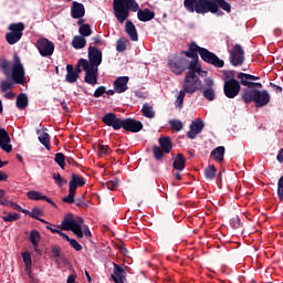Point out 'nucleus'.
I'll use <instances>...</instances> for the list:
<instances>
[{
  "label": "nucleus",
  "instance_id": "f257e3e1",
  "mask_svg": "<svg viewBox=\"0 0 283 283\" xmlns=\"http://www.w3.org/2000/svg\"><path fill=\"white\" fill-rule=\"evenodd\" d=\"M184 8L192 14L193 12L196 14H209L210 12L217 17H222L224 13L221 10L231 12V4L226 0H184Z\"/></svg>",
  "mask_w": 283,
  "mask_h": 283
},
{
  "label": "nucleus",
  "instance_id": "f03ea898",
  "mask_svg": "<svg viewBox=\"0 0 283 283\" xmlns=\"http://www.w3.org/2000/svg\"><path fill=\"white\" fill-rule=\"evenodd\" d=\"M12 80H3L0 83V90L2 93L8 92V90H12L15 85H23L25 83V69L21 63V59L18 54L13 55V66L11 73Z\"/></svg>",
  "mask_w": 283,
  "mask_h": 283
},
{
  "label": "nucleus",
  "instance_id": "7ed1b4c3",
  "mask_svg": "<svg viewBox=\"0 0 283 283\" xmlns=\"http://www.w3.org/2000/svg\"><path fill=\"white\" fill-rule=\"evenodd\" d=\"M62 231H72L78 239L92 238V231L90 227L83 226V218L77 217L74 219L72 214L66 216L61 223Z\"/></svg>",
  "mask_w": 283,
  "mask_h": 283
},
{
  "label": "nucleus",
  "instance_id": "20e7f679",
  "mask_svg": "<svg viewBox=\"0 0 283 283\" xmlns=\"http://www.w3.org/2000/svg\"><path fill=\"white\" fill-rule=\"evenodd\" d=\"M113 10L117 21L125 23V21L129 19V10H132V12H138L140 7L136 0H114Z\"/></svg>",
  "mask_w": 283,
  "mask_h": 283
},
{
  "label": "nucleus",
  "instance_id": "39448f33",
  "mask_svg": "<svg viewBox=\"0 0 283 283\" xmlns=\"http://www.w3.org/2000/svg\"><path fill=\"white\" fill-rule=\"evenodd\" d=\"M202 72V67H195L186 73L182 84V92L186 94H196L202 90V81L197 74Z\"/></svg>",
  "mask_w": 283,
  "mask_h": 283
},
{
  "label": "nucleus",
  "instance_id": "423d86ee",
  "mask_svg": "<svg viewBox=\"0 0 283 283\" xmlns=\"http://www.w3.org/2000/svg\"><path fill=\"white\" fill-rule=\"evenodd\" d=\"M168 67L170 72H172L177 76H180V74H182V72H186V70H189V72H191V70L196 67V63H191V61H189V59L187 57L170 55L168 57Z\"/></svg>",
  "mask_w": 283,
  "mask_h": 283
},
{
  "label": "nucleus",
  "instance_id": "0eeeda50",
  "mask_svg": "<svg viewBox=\"0 0 283 283\" xmlns=\"http://www.w3.org/2000/svg\"><path fill=\"white\" fill-rule=\"evenodd\" d=\"M199 56L205 63L213 65V67H224V60H221L220 57H218V55H216V53L209 51L206 48L200 46Z\"/></svg>",
  "mask_w": 283,
  "mask_h": 283
},
{
  "label": "nucleus",
  "instance_id": "6e6552de",
  "mask_svg": "<svg viewBox=\"0 0 283 283\" xmlns=\"http://www.w3.org/2000/svg\"><path fill=\"white\" fill-rule=\"evenodd\" d=\"M237 78L240 83V86L243 85V87H258L259 90H262V83L260 82H253V81H260V76H255L248 73H238Z\"/></svg>",
  "mask_w": 283,
  "mask_h": 283
},
{
  "label": "nucleus",
  "instance_id": "1a4fd4ad",
  "mask_svg": "<svg viewBox=\"0 0 283 283\" xmlns=\"http://www.w3.org/2000/svg\"><path fill=\"white\" fill-rule=\"evenodd\" d=\"M240 90H242V86H240V81L235 78L224 81L223 94L227 96V98H235V96L240 94Z\"/></svg>",
  "mask_w": 283,
  "mask_h": 283
},
{
  "label": "nucleus",
  "instance_id": "9d476101",
  "mask_svg": "<svg viewBox=\"0 0 283 283\" xmlns=\"http://www.w3.org/2000/svg\"><path fill=\"white\" fill-rule=\"evenodd\" d=\"M35 46L39 53L44 57L52 56L54 54V42L50 41L48 38L38 39Z\"/></svg>",
  "mask_w": 283,
  "mask_h": 283
},
{
  "label": "nucleus",
  "instance_id": "9b49d317",
  "mask_svg": "<svg viewBox=\"0 0 283 283\" xmlns=\"http://www.w3.org/2000/svg\"><path fill=\"white\" fill-rule=\"evenodd\" d=\"M229 60L233 67H240V65H244V49L242 45L235 44L233 46V49L230 51Z\"/></svg>",
  "mask_w": 283,
  "mask_h": 283
},
{
  "label": "nucleus",
  "instance_id": "f8f14e48",
  "mask_svg": "<svg viewBox=\"0 0 283 283\" xmlns=\"http://www.w3.org/2000/svg\"><path fill=\"white\" fill-rule=\"evenodd\" d=\"M120 129L130 132L132 134H138V132H143V122L132 117L124 118L122 119Z\"/></svg>",
  "mask_w": 283,
  "mask_h": 283
},
{
  "label": "nucleus",
  "instance_id": "ddd939ff",
  "mask_svg": "<svg viewBox=\"0 0 283 283\" xmlns=\"http://www.w3.org/2000/svg\"><path fill=\"white\" fill-rule=\"evenodd\" d=\"M88 67H96L103 63V52L96 46L88 48Z\"/></svg>",
  "mask_w": 283,
  "mask_h": 283
},
{
  "label": "nucleus",
  "instance_id": "4468645a",
  "mask_svg": "<svg viewBox=\"0 0 283 283\" xmlns=\"http://www.w3.org/2000/svg\"><path fill=\"white\" fill-rule=\"evenodd\" d=\"M102 123L106 125V127H113L115 132H118V129H120L123 118H118L115 113H107L102 117Z\"/></svg>",
  "mask_w": 283,
  "mask_h": 283
},
{
  "label": "nucleus",
  "instance_id": "2eb2a0df",
  "mask_svg": "<svg viewBox=\"0 0 283 283\" xmlns=\"http://www.w3.org/2000/svg\"><path fill=\"white\" fill-rule=\"evenodd\" d=\"M181 53L185 54V56L188 59H192L190 63H195V69L200 67V65H198V54H200V46H198L196 42H191L189 44L188 51H182Z\"/></svg>",
  "mask_w": 283,
  "mask_h": 283
},
{
  "label": "nucleus",
  "instance_id": "dca6fc26",
  "mask_svg": "<svg viewBox=\"0 0 283 283\" xmlns=\"http://www.w3.org/2000/svg\"><path fill=\"white\" fill-rule=\"evenodd\" d=\"M84 83H87L88 85H96L98 83V69L94 66H84Z\"/></svg>",
  "mask_w": 283,
  "mask_h": 283
},
{
  "label": "nucleus",
  "instance_id": "f3484780",
  "mask_svg": "<svg viewBox=\"0 0 283 283\" xmlns=\"http://www.w3.org/2000/svg\"><path fill=\"white\" fill-rule=\"evenodd\" d=\"M259 91L260 90L258 87L243 88L241 99L245 105H251V103H255V97L258 96Z\"/></svg>",
  "mask_w": 283,
  "mask_h": 283
},
{
  "label": "nucleus",
  "instance_id": "a211bd4d",
  "mask_svg": "<svg viewBox=\"0 0 283 283\" xmlns=\"http://www.w3.org/2000/svg\"><path fill=\"white\" fill-rule=\"evenodd\" d=\"M205 129V122L201 119H196L190 124V130L187 133V137L190 138V140L196 139V136L198 134H201V132Z\"/></svg>",
  "mask_w": 283,
  "mask_h": 283
},
{
  "label": "nucleus",
  "instance_id": "6ab92c4d",
  "mask_svg": "<svg viewBox=\"0 0 283 283\" xmlns=\"http://www.w3.org/2000/svg\"><path fill=\"white\" fill-rule=\"evenodd\" d=\"M10 134L0 126V148L6 151V154H10L12 151V145L10 144Z\"/></svg>",
  "mask_w": 283,
  "mask_h": 283
},
{
  "label": "nucleus",
  "instance_id": "aec40b11",
  "mask_svg": "<svg viewBox=\"0 0 283 283\" xmlns=\"http://www.w3.org/2000/svg\"><path fill=\"white\" fill-rule=\"evenodd\" d=\"M113 266H114V270H113L114 274L111 275L113 282L125 283L127 281V276H126L127 272H125V269H123V266L116 263H113Z\"/></svg>",
  "mask_w": 283,
  "mask_h": 283
},
{
  "label": "nucleus",
  "instance_id": "412c9836",
  "mask_svg": "<svg viewBox=\"0 0 283 283\" xmlns=\"http://www.w3.org/2000/svg\"><path fill=\"white\" fill-rule=\"evenodd\" d=\"M129 83L128 76H119L114 81V90L116 94H123L129 90L127 84Z\"/></svg>",
  "mask_w": 283,
  "mask_h": 283
},
{
  "label": "nucleus",
  "instance_id": "4be33fe9",
  "mask_svg": "<svg viewBox=\"0 0 283 283\" xmlns=\"http://www.w3.org/2000/svg\"><path fill=\"white\" fill-rule=\"evenodd\" d=\"M254 103L256 107H265L268 103H271V95L269 94V91L259 90V92H256V97H254Z\"/></svg>",
  "mask_w": 283,
  "mask_h": 283
},
{
  "label": "nucleus",
  "instance_id": "5701e85b",
  "mask_svg": "<svg viewBox=\"0 0 283 283\" xmlns=\"http://www.w3.org/2000/svg\"><path fill=\"white\" fill-rule=\"evenodd\" d=\"M85 178L80 175L72 174L71 180L69 181V189L76 192V189H78V187H85Z\"/></svg>",
  "mask_w": 283,
  "mask_h": 283
},
{
  "label": "nucleus",
  "instance_id": "b1692460",
  "mask_svg": "<svg viewBox=\"0 0 283 283\" xmlns=\"http://www.w3.org/2000/svg\"><path fill=\"white\" fill-rule=\"evenodd\" d=\"M27 196L30 200H44V202H49V205H51L52 207H56V203L54 202V200H52V198L43 195L42 192H39L35 190H30L27 193Z\"/></svg>",
  "mask_w": 283,
  "mask_h": 283
},
{
  "label": "nucleus",
  "instance_id": "393cba45",
  "mask_svg": "<svg viewBox=\"0 0 283 283\" xmlns=\"http://www.w3.org/2000/svg\"><path fill=\"white\" fill-rule=\"evenodd\" d=\"M71 17L73 19H83V17H85V6L81 2L74 1L71 8Z\"/></svg>",
  "mask_w": 283,
  "mask_h": 283
},
{
  "label": "nucleus",
  "instance_id": "a878e982",
  "mask_svg": "<svg viewBox=\"0 0 283 283\" xmlns=\"http://www.w3.org/2000/svg\"><path fill=\"white\" fill-rule=\"evenodd\" d=\"M159 147L163 149L165 154H171V149H174V143L171 142V137L161 136L158 139Z\"/></svg>",
  "mask_w": 283,
  "mask_h": 283
},
{
  "label": "nucleus",
  "instance_id": "bb28decb",
  "mask_svg": "<svg viewBox=\"0 0 283 283\" xmlns=\"http://www.w3.org/2000/svg\"><path fill=\"white\" fill-rule=\"evenodd\" d=\"M156 17V13L150 9H139L137 12V19L147 23V21H151Z\"/></svg>",
  "mask_w": 283,
  "mask_h": 283
},
{
  "label": "nucleus",
  "instance_id": "cd10ccee",
  "mask_svg": "<svg viewBox=\"0 0 283 283\" xmlns=\"http://www.w3.org/2000/svg\"><path fill=\"white\" fill-rule=\"evenodd\" d=\"M126 34H128L130 41H138V30H136V25H134V22L132 20H127L126 24Z\"/></svg>",
  "mask_w": 283,
  "mask_h": 283
},
{
  "label": "nucleus",
  "instance_id": "c85d7f7f",
  "mask_svg": "<svg viewBox=\"0 0 283 283\" xmlns=\"http://www.w3.org/2000/svg\"><path fill=\"white\" fill-rule=\"evenodd\" d=\"M224 146H218L210 153V158L216 160V163H223L224 161Z\"/></svg>",
  "mask_w": 283,
  "mask_h": 283
},
{
  "label": "nucleus",
  "instance_id": "c756f323",
  "mask_svg": "<svg viewBox=\"0 0 283 283\" xmlns=\"http://www.w3.org/2000/svg\"><path fill=\"white\" fill-rule=\"evenodd\" d=\"M0 69L7 78H10L12 74V62L6 60L4 57L0 59Z\"/></svg>",
  "mask_w": 283,
  "mask_h": 283
},
{
  "label": "nucleus",
  "instance_id": "7c9ffc66",
  "mask_svg": "<svg viewBox=\"0 0 283 283\" xmlns=\"http://www.w3.org/2000/svg\"><path fill=\"white\" fill-rule=\"evenodd\" d=\"M66 83H76L78 81V75L74 71V66L72 64L66 65Z\"/></svg>",
  "mask_w": 283,
  "mask_h": 283
},
{
  "label": "nucleus",
  "instance_id": "2f4dec72",
  "mask_svg": "<svg viewBox=\"0 0 283 283\" xmlns=\"http://www.w3.org/2000/svg\"><path fill=\"white\" fill-rule=\"evenodd\" d=\"M8 30L13 34L23 38V30H25V24L23 22L11 23L8 27Z\"/></svg>",
  "mask_w": 283,
  "mask_h": 283
},
{
  "label": "nucleus",
  "instance_id": "473e14b6",
  "mask_svg": "<svg viewBox=\"0 0 283 283\" xmlns=\"http://www.w3.org/2000/svg\"><path fill=\"white\" fill-rule=\"evenodd\" d=\"M187 159L182 154H177V158L172 163L174 169L177 171H184Z\"/></svg>",
  "mask_w": 283,
  "mask_h": 283
},
{
  "label": "nucleus",
  "instance_id": "72a5a7b5",
  "mask_svg": "<svg viewBox=\"0 0 283 283\" xmlns=\"http://www.w3.org/2000/svg\"><path fill=\"white\" fill-rule=\"evenodd\" d=\"M72 45L75 50H83L87 45V40L82 35H75L72 41Z\"/></svg>",
  "mask_w": 283,
  "mask_h": 283
},
{
  "label": "nucleus",
  "instance_id": "f704fd0d",
  "mask_svg": "<svg viewBox=\"0 0 283 283\" xmlns=\"http://www.w3.org/2000/svg\"><path fill=\"white\" fill-rule=\"evenodd\" d=\"M15 105L18 109H25V107H28V95L25 93H20L17 96Z\"/></svg>",
  "mask_w": 283,
  "mask_h": 283
},
{
  "label": "nucleus",
  "instance_id": "c9c22d12",
  "mask_svg": "<svg viewBox=\"0 0 283 283\" xmlns=\"http://www.w3.org/2000/svg\"><path fill=\"white\" fill-rule=\"evenodd\" d=\"M142 114L145 118H154L156 116V112H154V106L145 103L142 107Z\"/></svg>",
  "mask_w": 283,
  "mask_h": 283
},
{
  "label": "nucleus",
  "instance_id": "e433bc0d",
  "mask_svg": "<svg viewBox=\"0 0 283 283\" xmlns=\"http://www.w3.org/2000/svg\"><path fill=\"white\" fill-rule=\"evenodd\" d=\"M153 156L157 163H163L165 159V150H163L160 146L155 145L153 146Z\"/></svg>",
  "mask_w": 283,
  "mask_h": 283
},
{
  "label": "nucleus",
  "instance_id": "4c0bfd02",
  "mask_svg": "<svg viewBox=\"0 0 283 283\" xmlns=\"http://www.w3.org/2000/svg\"><path fill=\"white\" fill-rule=\"evenodd\" d=\"M85 66L88 69L90 62L86 59H80L74 69L77 76H81V72H83V70L85 71ZM81 67H83V70H81Z\"/></svg>",
  "mask_w": 283,
  "mask_h": 283
},
{
  "label": "nucleus",
  "instance_id": "58836bf2",
  "mask_svg": "<svg viewBox=\"0 0 283 283\" xmlns=\"http://www.w3.org/2000/svg\"><path fill=\"white\" fill-rule=\"evenodd\" d=\"M1 218L4 222H17V220H21V216L17 212H3V216Z\"/></svg>",
  "mask_w": 283,
  "mask_h": 283
},
{
  "label": "nucleus",
  "instance_id": "ea45409f",
  "mask_svg": "<svg viewBox=\"0 0 283 283\" xmlns=\"http://www.w3.org/2000/svg\"><path fill=\"white\" fill-rule=\"evenodd\" d=\"M21 36L17 35V33H12L11 31L6 34V41L9 45H14L21 41Z\"/></svg>",
  "mask_w": 283,
  "mask_h": 283
},
{
  "label": "nucleus",
  "instance_id": "a19ab883",
  "mask_svg": "<svg viewBox=\"0 0 283 283\" xmlns=\"http://www.w3.org/2000/svg\"><path fill=\"white\" fill-rule=\"evenodd\" d=\"M39 142L41 143V145L45 146V149H48V151L52 149V146H50V134L43 133L42 135H40Z\"/></svg>",
  "mask_w": 283,
  "mask_h": 283
},
{
  "label": "nucleus",
  "instance_id": "79ce46f5",
  "mask_svg": "<svg viewBox=\"0 0 283 283\" xmlns=\"http://www.w3.org/2000/svg\"><path fill=\"white\" fill-rule=\"evenodd\" d=\"M186 94L187 93L185 91H182V90L179 91V94H178V96L176 98V102H175V107L177 109H182Z\"/></svg>",
  "mask_w": 283,
  "mask_h": 283
},
{
  "label": "nucleus",
  "instance_id": "37998d69",
  "mask_svg": "<svg viewBox=\"0 0 283 283\" xmlns=\"http://www.w3.org/2000/svg\"><path fill=\"white\" fill-rule=\"evenodd\" d=\"M216 166L211 165V166H208L206 169H205V177H206V180H213V178H216Z\"/></svg>",
  "mask_w": 283,
  "mask_h": 283
},
{
  "label": "nucleus",
  "instance_id": "c03bdc74",
  "mask_svg": "<svg viewBox=\"0 0 283 283\" xmlns=\"http://www.w3.org/2000/svg\"><path fill=\"white\" fill-rule=\"evenodd\" d=\"M80 36H92V27L90 24H82L78 29Z\"/></svg>",
  "mask_w": 283,
  "mask_h": 283
},
{
  "label": "nucleus",
  "instance_id": "a18cd8bd",
  "mask_svg": "<svg viewBox=\"0 0 283 283\" xmlns=\"http://www.w3.org/2000/svg\"><path fill=\"white\" fill-rule=\"evenodd\" d=\"M127 43H129V41L125 38L118 39L116 41V52H125V50H127Z\"/></svg>",
  "mask_w": 283,
  "mask_h": 283
},
{
  "label": "nucleus",
  "instance_id": "49530a36",
  "mask_svg": "<svg viewBox=\"0 0 283 283\" xmlns=\"http://www.w3.org/2000/svg\"><path fill=\"white\" fill-rule=\"evenodd\" d=\"M74 198H76V191L69 188V196L62 198V202L66 205H74Z\"/></svg>",
  "mask_w": 283,
  "mask_h": 283
},
{
  "label": "nucleus",
  "instance_id": "de8ad7c7",
  "mask_svg": "<svg viewBox=\"0 0 283 283\" xmlns=\"http://www.w3.org/2000/svg\"><path fill=\"white\" fill-rule=\"evenodd\" d=\"M65 160L66 157L63 153L55 154L54 161L56 163V165H59V167H61V169H65Z\"/></svg>",
  "mask_w": 283,
  "mask_h": 283
},
{
  "label": "nucleus",
  "instance_id": "09e8293b",
  "mask_svg": "<svg viewBox=\"0 0 283 283\" xmlns=\"http://www.w3.org/2000/svg\"><path fill=\"white\" fill-rule=\"evenodd\" d=\"M52 178L53 180H55V185H57V187H63L64 185H67V179L61 177V174L59 172H53Z\"/></svg>",
  "mask_w": 283,
  "mask_h": 283
},
{
  "label": "nucleus",
  "instance_id": "8fccbe9b",
  "mask_svg": "<svg viewBox=\"0 0 283 283\" xmlns=\"http://www.w3.org/2000/svg\"><path fill=\"white\" fill-rule=\"evenodd\" d=\"M39 240H41V234L36 230H32L30 234V242L33 247H39Z\"/></svg>",
  "mask_w": 283,
  "mask_h": 283
},
{
  "label": "nucleus",
  "instance_id": "3c124183",
  "mask_svg": "<svg viewBox=\"0 0 283 283\" xmlns=\"http://www.w3.org/2000/svg\"><path fill=\"white\" fill-rule=\"evenodd\" d=\"M202 94L207 101H216V91L213 90V87H208L203 90Z\"/></svg>",
  "mask_w": 283,
  "mask_h": 283
},
{
  "label": "nucleus",
  "instance_id": "603ef678",
  "mask_svg": "<svg viewBox=\"0 0 283 283\" xmlns=\"http://www.w3.org/2000/svg\"><path fill=\"white\" fill-rule=\"evenodd\" d=\"M169 125L174 132H181L184 127L182 122H180V119H170Z\"/></svg>",
  "mask_w": 283,
  "mask_h": 283
},
{
  "label": "nucleus",
  "instance_id": "864d4df0",
  "mask_svg": "<svg viewBox=\"0 0 283 283\" xmlns=\"http://www.w3.org/2000/svg\"><path fill=\"white\" fill-rule=\"evenodd\" d=\"M97 151H98L99 156H107V154L109 151V146L103 145V144H98Z\"/></svg>",
  "mask_w": 283,
  "mask_h": 283
},
{
  "label": "nucleus",
  "instance_id": "5fc2aeb1",
  "mask_svg": "<svg viewBox=\"0 0 283 283\" xmlns=\"http://www.w3.org/2000/svg\"><path fill=\"white\" fill-rule=\"evenodd\" d=\"M106 92H107V87L99 86L95 90L93 96L94 98H101V96H103V94H106Z\"/></svg>",
  "mask_w": 283,
  "mask_h": 283
},
{
  "label": "nucleus",
  "instance_id": "6e6d98bb",
  "mask_svg": "<svg viewBox=\"0 0 283 283\" xmlns=\"http://www.w3.org/2000/svg\"><path fill=\"white\" fill-rule=\"evenodd\" d=\"M41 216H43V212L39 208H33L30 213V218H33V220H39V218H41Z\"/></svg>",
  "mask_w": 283,
  "mask_h": 283
},
{
  "label": "nucleus",
  "instance_id": "4d7b16f0",
  "mask_svg": "<svg viewBox=\"0 0 283 283\" xmlns=\"http://www.w3.org/2000/svg\"><path fill=\"white\" fill-rule=\"evenodd\" d=\"M69 244L72 247V249H74L75 251H83V245H81V243H78V241H76V239H71L69 241Z\"/></svg>",
  "mask_w": 283,
  "mask_h": 283
},
{
  "label": "nucleus",
  "instance_id": "13d9d810",
  "mask_svg": "<svg viewBox=\"0 0 283 283\" xmlns=\"http://www.w3.org/2000/svg\"><path fill=\"white\" fill-rule=\"evenodd\" d=\"M106 187H107V189H109L111 191H114L115 189L118 188V179L107 181Z\"/></svg>",
  "mask_w": 283,
  "mask_h": 283
},
{
  "label": "nucleus",
  "instance_id": "bf43d9fd",
  "mask_svg": "<svg viewBox=\"0 0 283 283\" xmlns=\"http://www.w3.org/2000/svg\"><path fill=\"white\" fill-rule=\"evenodd\" d=\"M52 258H61V248L59 245H53L51 248Z\"/></svg>",
  "mask_w": 283,
  "mask_h": 283
},
{
  "label": "nucleus",
  "instance_id": "052dcab7",
  "mask_svg": "<svg viewBox=\"0 0 283 283\" xmlns=\"http://www.w3.org/2000/svg\"><path fill=\"white\" fill-rule=\"evenodd\" d=\"M22 260L24 264H32V255L30 254V252H23Z\"/></svg>",
  "mask_w": 283,
  "mask_h": 283
},
{
  "label": "nucleus",
  "instance_id": "680f3d73",
  "mask_svg": "<svg viewBox=\"0 0 283 283\" xmlns=\"http://www.w3.org/2000/svg\"><path fill=\"white\" fill-rule=\"evenodd\" d=\"M231 224H232L233 229H240V227L242 224L240 221V217L233 218L231 220Z\"/></svg>",
  "mask_w": 283,
  "mask_h": 283
},
{
  "label": "nucleus",
  "instance_id": "e2e57ef3",
  "mask_svg": "<svg viewBox=\"0 0 283 283\" xmlns=\"http://www.w3.org/2000/svg\"><path fill=\"white\" fill-rule=\"evenodd\" d=\"M270 87H272L273 92H275L276 94H282V86L271 82Z\"/></svg>",
  "mask_w": 283,
  "mask_h": 283
},
{
  "label": "nucleus",
  "instance_id": "0e129e2a",
  "mask_svg": "<svg viewBox=\"0 0 283 283\" xmlns=\"http://www.w3.org/2000/svg\"><path fill=\"white\" fill-rule=\"evenodd\" d=\"M75 205H76V207H81V209H87V207H88V205L81 199H77Z\"/></svg>",
  "mask_w": 283,
  "mask_h": 283
},
{
  "label": "nucleus",
  "instance_id": "69168bd1",
  "mask_svg": "<svg viewBox=\"0 0 283 283\" xmlns=\"http://www.w3.org/2000/svg\"><path fill=\"white\" fill-rule=\"evenodd\" d=\"M46 229L51 231V233H59V229H56V226L52 227V223H48Z\"/></svg>",
  "mask_w": 283,
  "mask_h": 283
},
{
  "label": "nucleus",
  "instance_id": "338daca9",
  "mask_svg": "<svg viewBox=\"0 0 283 283\" xmlns=\"http://www.w3.org/2000/svg\"><path fill=\"white\" fill-rule=\"evenodd\" d=\"M276 160L283 163V148H281L276 155Z\"/></svg>",
  "mask_w": 283,
  "mask_h": 283
},
{
  "label": "nucleus",
  "instance_id": "774afa93",
  "mask_svg": "<svg viewBox=\"0 0 283 283\" xmlns=\"http://www.w3.org/2000/svg\"><path fill=\"white\" fill-rule=\"evenodd\" d=\"M66 283H76V276L74 274L69 275Z\"/></svg>",
  "mask_w": 283,
  "mask_h": 283
}]
</instances>
